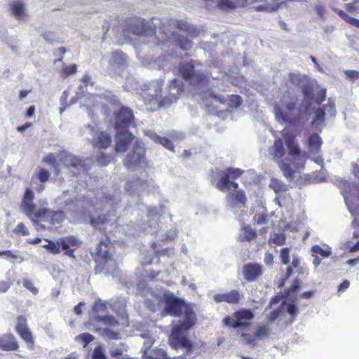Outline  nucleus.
<instances>
[{"mask_svg": "<svg viewBox=\"0 0 359 359\" xmlns=\"http://www.w3.org/2000/svg\"><path fill=\"white\" fill-rule=\"evenodd\" d=\"M144 156L145 148L140 140H137L133 147L132 151L127 155L123 164L128 168H132L143 161Z\"/></svg>", "mask_w": 359, "mask_h": 359, "instance_id": "nucleus-14", "label": "nucleus"}, {"mask_svg": "<svg viewBox=\"0 0 359 359\" xmlns=\"http://www.w3.org/2000/svg\"><path fill=\"white\" fill-rule=\"evenodd\" d=\"M165 311L170 316L179 317L187 304L183 299L175 297L172 292L163 294Z\"/></svg>", "mask_w": 359, "mask_h": 359, "instance_id": "nucleus-11", "label": "nucleus"}, {"mask_svg": "<svg viewBox=\"0 0 359 359\" xmlns=\"http://www.w3.org/2000/svg\"><path fill=\"white\" fill-rule=\"evenodd\" d=\"M175 43L182 50H189L193 46V42L187 37L181 36L177 33H172Z\"/></svg>", "mask_w": 359, "mask_h": 359, "instance_id": "nucleus-30", "label": "nucleus"}, {"mask_svg": "<svg viewBox=\"0 0 359 359\" xmlns=\"http://www.w3.org/2000/svg\"><path fill=\"white\" fill-rule=\"evenodd\" d=\"M125 32L131 33L137 36H151L156 35V29L149 25L145 20L138 18L132 17L126 20Z\"/></svg>", "mask_w": 359, "mask_h": 359, "instance_id": "nucleus-7", "label": "nucleus"}, {"mask_svg": "<svg viewBox=\"0 0 359 359\" xmlns=\"http://www.w3.org/2000/svg\"><path fill=\"white\" fill-rule=\"evenodd\" d=\"M271 155L276 159H281L285 153L283 142L281 139H276L272 146Z\"/></svg>", "mask_w": 359, "mask_h": 359, "instance_id": "nucleus-32", "label": "nucleus"}, {"mask_svg": "<svg viewBox=\"0 0 359 359\" xmlns=\"http://www.w3.org/2000/svg\"><path fill=\"white\" fill-rule=\"evenodd\" d=\"M242 233L239 236V240L241 242L251 241L257 237V233L249 225H245L241 228Z\"/></svg>", "mask_w": 359, "mask_h": 359, "instance_id": "nucleus-33", "label": "nucleus"}, {"mask_svg": "<svg viewBox=\"0 0 359 359\" xmlns=\"http://www.w3.org/2000/svg\"><path fill=\"white\" fill-rule=\"evenodd\" d=\"M107 310V306L105 303L102 302L101 301L95 302L92 311L94 315V317L96 316H99V313H105Z\"/></svg>", "mask_w": 359, "mask_h": 359, "instance_id": "nucleus-44", "label": "nucleus"}, {"mask_svg": "<svg viewBox=\"0 0 359 359\" xmlns=\"http://www.w3.org/2000/svg\"><path fill=\"white\" fill-rule=\"evenodd\" d=\"M162 90L163 81H155L140 93L141 99L149 111H154L161 107H168L165 98L161 96Z\"/></svg>", "mask_w": 359, "mask_h": 359, "instance_id": "nucleus-3", "label": "nucleus"}, {"mask_svg": "<svg viewBox=\"0 0 359 359\" xmlns=\"http://www.w3.org/2000/svg\"><path fill=\"white\" fill-rule=\"evenodd\" d=\"M94 320L96 323H102L103 324L111 327H115L119 324L115 317L109 315L104 316H96L94 317Z\"/></svg>", "mask_w": 359, "mask_h": 359, "instance_id": "nucleus-37", "label": "nucleus"}, {"mask_svg": "<svg viewBox=\"0 0 359 359\" xmlns=\"http://www.w3.org/2000/svg\"><path fill=\"white\" fill-rule=\"evenodd\" d=\"M280 261L283 264L287 265L290 262V248H283L280 252Z\"/></svg>", "mask_w": 359, "mask_h": 359, "instance_id": "nucleus-56", "label": "nucleus"}, {"mask_svg": "<svg viewBox=\"0 0 359 359\" xmlns=\"http://www.w3.org/2000/svg\"><path fill=\"white\" fill-rule=\"evenodd\" d=\"M77 71V65L75 64L70 65L62 67L60 71V76L62 79H65L71 75L74 74Z\"/></svg>", "mask_w": 359, "mask_h": 359, "instance_id": "nucleus-42", "label": "nucleus"}, {"mask_svg": "<svg viewBox=\"0 0 359 359\" xmlns=\"http://www.w3.org/2000/svg\"><path fill=\"white\" fill-rule=\"evenodd\" d=\"M289 81L293 86L297 87H302L305 81V76H302L300 74L289 73L288 74Z\"/></svg>", "mask_w": 359, "mask_h": 359, "instance_id": "nucleus-41", "label": "nucleus"}, {"mask_svg": "<svg viewBox=\"0 0 359 359\" xmlns=\"http://www.w3.org/2000/svg\"><path fill=\"white\" fill-rule=\"evenodd\" d=\"M325 111H327L331 115H335V102L334 100L329 97L327 100V103L318 107L315 110V115L312 121V125L318 124V123H323L325 118Z\"/></svg>", "mask_w": 359, "mask_h": 359, "instance_id": "nucleus-18", "label": "nucleus"}, {"mask_svg": "<svg viewBox=\"0 0 359 359\" xmlns=\"http://www.w3.org/2000/svg\"><path fill=\"white\" fill-rule=\"evenodd\" d=\"M263 273V267L257 263H248L243 267V278L248 282L255 281Z\"/></svg>", "mask_w": 359, "mask_h": 359, "instance_id": "nucleus-20", "label": "nucleus"}, {"mask_svg": "<svg viewBox=\"0 0 359 359\" xmlns=\"http://www.w3.org/2000/svg\"><path fill=\"white\" fill-rule=\"evenodd\" d=\"M92 358L107 359V356L104 354V351L101 346H97L94 348L92 353Z\"/></svg>", "mask_w": 359, "mask_h": 359, "instance_id": "nucleus-54", "label": "nucleus"}, {"mask_svg": "<svg viewBox=\"0 0 359 359\" xmlns=\"http://www.w3.org/2000/svg\"><path fill=\"white\" fill-rule=\"evenodd\" d=\"M244 170L237 168H227L219 173V179L216 184V187L221 191H230L231 188L238 190V184L235 182L243 174Z\"/></svg>", "mask_w": 359, "mask_h": 359, "instance_id": "nucleus-5", "label": "nucleus"}, {"mask_svg": "<svg viewBox=\"0 0 359 359\" xmlns=\"http://www.w3.org/2000/svg\"><path fill=\"white\" fill-rule=\"evenodd\" d=\"M95 337L90 333L85 332L79 334L76 337V340H79L83 343V347L87 346V345L94 340Z\"/></svg>", "mask_w": 359, "mask_h": 359, "instance_id": "nucleus-48", "label": "nucleus"}, {"mask_svg": "<svg viewBox=\"0 0 359 359\" xmlns=\"http://www.w3.org/2000/svg\"><path fill=\"white\" fill-rule=\"evenodd\" d=\"M253 220L257 224H266L268 222V215L267 214H256Z\"/></svg>", "mask_w": 359, "mask_h": 359, "instance_id": "nucleus-59", "label": "nucleus"}, {"mask_svg": "<svg viewBox=\"0 0 359 359\" xmlns=\"http://www.w3.org/2000/svg\"><path fill=\"white\" fill-rule=\"evenodd\" d=\"M185 332L184 329L178 327H175L169 338V344L175 350L184 348L187 351V355L193 352V343L183 334Z\"/></svg>", "mask_w": 359, "mask_h": 359, "instance_id": "nucleus-10", "label": "nucleus"}, {"mask_svg": "<svg viewBox=\"0 0 359 359\" xmlns=\"http://www.w3.org/2000/svg\"><path fill=\"white\" fill-rule=\"evenodd\" d=\"M169 24H173L174 26L182 31L186 32L187 34L193 36H196L198 35V31L191 27L187 21L183 20H170Z\"/></svg>", "mask_w": 359, "mask_h": 359, "instance_id": "nucleus-28", "label": "nucleus"}, {"mask_svg": "<svg viewBox=\"0 0 359 359\" xmlns=\"http://www.w3.org/2000/svg\"><path fill=\"white\" fill-rule=\"evenodd\" d=\"M196 321V317L192 308L187 304L184 308V318L182 323L177 327L184 329V331L189 330L193 327Z\"/></svg>", "mask_w": 359, "mask_h": 359, "instance_id": "nucleus-25", "label": "nucleus"}, {"mask_svg": "<svg viewBox=\"0 0 359 359\" xmlns=\"http://www.w3.org/2000/svg\"><path fill=\"white\" fill-rule=\"evenodd\" d=\"M274 111L277 118L292 126L299 123L303 118L295 102H289L284 107L276 106Z\"/></svg>", "mask_w": 359, "mask_h": 359, "instance_id": "nucleus-4", "label": "nucleus"}, {"mask_svg": "<svg viewBox=\"0 0 359 359\" xmlns=\"http://www.w3.org/2000/svg\"><path fill=\"white\" fill-rule=\"evenodd\" d=\"M65 219V214L63 211H53L48 208H39L37 210L36 216L32 219L33 224H39L41 222H49L52 225L60 224Z\"/></svg>", "mask_w": 359, "mask_h": 359, "instance_id": "nucleus-8", "label": "nucleus"}, {"mask_svg": "<svg viewBox=\"0 0 359 359\" xmlns=\"http://www.w3.org/2000/svg\"><path fill=\"white\" fill-rule=\"evenodd\" d=\"M46 241L48 242L47 244L43 245V248L48 250L50 253L53 255L60 254L61 252V249L60 248V241H57L54 242L51 240L45 239Z\"/></svg>", "mask_w": 359, "mask_h": 359, "instance_id": "nucleus-38", "label": "nucleus"}, {"mask_svg": "<svg viewBox=\"0 0 359 359\" xmlns=\"http://www.w3.org/2000/svg\"><path fill=\"white\" fill-rule=\"evenodd\" d=\"M241 299V293L237 290H231L224 293H218L213 297L215 302L217 304L225 302L229 304H238Z\"/></svg>", "mask_w": 359, "mask_h": 359, "instance_id": "nucleus-21", "label": "nucleus"}, {"mask_svg": "<svg viewBox=\"0 0 359 359\" xmlns=\"http://www.w3.org/2000/svg\"><path fill=\"white\" fill-rule=\"evenodd\" d=\"M278 166L283 172V175L287 180H292L294 177V170L292 167V163L287 162V160L283 159L280 160L278 162Z\"/></svg>", "mask_w": 359, "mask_h": 359, "instance_id": "nucleus-31", "label": "nucleus"}, {"mask_svg": "<svg viewBox=\"0 0 359 359\" xmlns=\"http://www.w3.org/2000/svg\"><path fill=\"white\" fill-rule=\"evenodd\" d=\"M13 233L17 236H28L29 234L28 228L22 222L18 224L16 227L13 229Z\"/></svg>", "mask_w": 359, "mask_h": 359, "instance_id": "nucleus-45", "label": "nucleus"}, {"mask_svg": "<svg viewBox=\"0 0 359 359\" xmlns=\"http://www.w3.org/2000/svg\"><path fill=\"white\" fill-rule=\"evenodd\" d=\"M60 161L65 167L67 168H76L79 163V160L71 155H65L62 156V158H60Z\"/></svg>", "mask_w": 359, "mask_h": 359, "instance_id": "nucleus-39", "label": "nucleus"}, {"mask_svg": "<svg viewBox=\"0 0 359 359\" xmlns=\"http://www.w3.org/2000/svg\"><path fill=\"white\" fill-rule=\"evenodd\" d=\"M205 1H213L217 7L222 11H231L238 8L245 7L248 0H204Z\"/></svg>", "mask_w": 359, "mask_h": 359, "instance_id": "nucleus-23", "label": "nucleus"}, {"mask_svg": "<svg viewBox=\"0 0 359 359\" xmlns=\"http://www.w3.org/2000/svg\"><path fill=\"white\" fill-rule=\"evenodd\" d=\"M23 286L28 290H29L32 294H37L39 293V290L36 287L34 286V283L29 279H24L22 280Z\"/></svg>", "mask_w": 359, "mask_h": 359, "instance_id": "nucleus-57", "label": "nucleus"}, {"mask_svg": "<svg viewBox=\"0 0 359 359\" xmlns=\"http://www.w3.org/2000/svg\"><path fill=\"white\" fill-rule=\"evenodd\" d=\"M185 332L184 329L178 327H175L169 338V344L175 350L184 348L187 351V355L193 352V343L183 334Z\"/></svg>", "mask_w": 359, "mask_h": 359, "instance_id": "nucleus-9", "label": "nucleus"}, {"mask_svg": "<svg viewBox=\"0 0 359 359\" xmlns=\"http://www.w3.org/2000/svg\"><path fill=\"white\" fill-rule=\"evenodd\" d=\"M104 334L109 339H118L120 338L119 333L116 332H114L110 330L109 329H104Z\"/></svg>", "mask_w": 359, "mask_h": 359, "instance_id": "nucleus-62", "label": "nucleus"}, {"mask_svg": "<svg viewBox=\"0 0 359 359\" xmlns=\"http://www.w3.org/2000/svg\"><path fill=\"white\" fill-rule=\"evenodd\" d=\"M184 83L177 79L171 80L168 86V94L164 97L166 104L168 106L175 102L184 93Z\"/></svg>", "mask_w": 359, "mask_h": 359, "instance_id": "nucleus-16", "label": "nucleus"}, {"mask_svg": "<svg viewBox=\"0 0 359 359\" xmlns=\"http://www.w3.org/2000/svg\"><path fill=\"white\" fill-rule=\"evenodd\" d=\"M269 242H272L277 245H283L286 242V237L283 233H274Z\"/></svg>", "mask_w": 359, "mask_h": 359, "instance_id": "nucleus-46", "label": "nucleus"}, {"mask_svg": "<svg viewBox=\"0 0 359 359\" xmlns=\"http://www.w3.org/2000/svg\"><path fill=\"white\" fill-rule=\"evenodd\" d=\"M227 199L232 206L238 204L245 205L247 202V197L243 189L236 190L234 192L230 193L227 195Z\"/></svg>", "mask_w": 359, "mask_h": 359, "instance_id": "nucleus-27", "label": "nucleus"}, {"mask_svg": "<svg viewBox=\"0 0 359 359\" xmlns=\"http://www.w3.org/2000/svg\"><path fill=\"white\" fill-rule=\"evenodd\" d=\"M112 138L109 133L98 131L91 140L93 147L99 149H106L111 146Z\"/></svg>", "mask_w": 359, "mask_h": 359, "instance_id": "nucleus-22", "label": "nucleus"}, {"mask_svg": "<svg viewBox=\"0 0 359 359\" xmlns=\"http://www.w3.org/2000/svg\"><path fill=\"white\" fill-rule=\"evenodd\" d=\"M313 254L321 255L323 257H328L331 255V252L327 250L323 249L320 245H313L311 248Z\"/></svg>", "mask_w": 359, "mask_h": 359, "instance_id": "nucleus-55", "label": "nucleus"}, {"mask_svg": "<svg viewBox=\"0 0 359 359\" xmlns=\"http://www.w3.org/2000/svg\"><path fill=\"white\" fill-rule=\"evenodd\" d=\"M302 93L306 98H310L313 94V87L309 84H303L302 86Z\"/></svg>", "mask_w": 359, "mask_h": 359, "instance_id": "nucleus-58", "label": "nucleus"}, {"mask_svg": "<svg viewBox=\"0 0 359 359\" xmlns=\"http://www.w3.org/2000/svg\"><path fill=\"white\" fill-rule=\"evenodd\" d=\"M242 341L248 345L255 344V337L248 333H243L241 334Z\"/></svg>", "mask_w": 359, "mask_h": 359, "instance_id": "nucleus-60", "label": "nucleus"}, {"mask_svg": "<svg viewBox=\"0 0 359 359\" xmlns=\"http://www.w3.org/2000/svg\"><path fill=\"white\" fill-rule=\"evenodd\" d=\"M59 241L60 248L65 252V255L75 258L74 252L80 245L79 241L73 236L61 238Z\"/></svg>", "mask_w": 359, "mask_h": 359, "instance_id": "nucleus-19", "label": "nucleus"}, {"mask_svg": "<svg viewBox=\"0 0 359 359\" xmlns=\"http://www.w3.org/2000/svg\"><path fill=\"white\" fill-rule=\"evenodd\" d=\"M15 330L28 346L34 347V338L28 327L27 320L25 316L20 315L16 318Z\"/></svg>", "mask_w": 359, "mask_h": 359, "instance_id": "nucleus-13", "label": "nucleus"}, {"mask_svg": "<svg viewBox=\"0 0 359 359\" xmlns=\"http://www.w3.org/2000/svg\"><path fill=\"white\" fill-rule=\"evenodd\" d=\"M34 194L33 191L27 188L24 194L20 203L21 211L31 220L34 219L37 213L36 205L34 203Z\"/></svg>", "mask_w": 359, "mask_h": 359, "instance_id": "nucleus-15", "label": "nucleus"}, {"mask_svg": "<svg viewBox=\"0 0 359 359\" xmlns=\"http://www.w3.org/2000/svg\"><path fill=\"white\" fill-rule=\"evenodd\" d=\"M345 74L351 79L355 80L359 78V72L355 70H346Z\"/></svg>", "mask_w": 359, "mask_h": 359, "instance_id": "nucleus-64", "label": "nucleus"}, {"mask_svg": "<svg viewBox=\"0 0 359 359\" xmlns=\"http://www.w3.org/2000/svg\"><path fill=\"white\" fill-rule=\"evenodd\" d=\"M279 5L278 4L260 5L254 7L255 11L273 12L278 10Z\"/></svg>", "mask_w": 359, "mask_h": 359, "instance_id": "nucleus-47", "label": "nucleus"}, {"mask_svg": "<svg viewBox=\"0 0 359 359\" xmlns=\"http://www.w3.org/2000/svg\"><path fill=\"white\" fill-rule=\"evenodd\" d=\"M306 144L311 153L318 154L320 151L323 141L318 134L313 133L309 137Z\"/></svg>", "mask_w": 359, "mask_h": 359, "instance_id": "nucleus-26", "label": "nucleus"}, {"mask_svg": "<svg viewBox=\"0 0 359 359\" xmlns=\"http://www.w3.org/2000/svg\"><path fill=\"white\" fill-rule=\"evenodd\" d=\"M332 11L346 23L359 29V20L348 15L346 12L337 8H332Z\"/></svg>", "mask_w": 359, "mask_h": 359, "instance_id": "nucleus-35", "label": "nucleus"}, {"mask_svg": "<svg viewBox=\"0 0 359 359\" xmlns=\"http://www.w3.org/2000/svg\"><path fill=\"white\" fill-rule=\"evenodd\" d=\"M109 222L107 215H100L97 217L90 218V224L94 228H97L100 225L107 224Z\"/></svg>", "mask_w": 359, "mask_h": 359, "instance_id": "nucleus-43", "label": "nucleus"}, {"mask_svg": "<svg viewBox=\"0 0 359 359\" xmlns=\"http://www.w3.org/2000/svg\"><path fill=\"white\" fill-rule=\"evenodd\" d=\"M36 177L41 182H46L49 180L50 174L46 169L40 168Z\"/></svg>", "mask_w": 359, "mask_h": 359, "instance_id": "nucleus-53", "label": "nucleus"}, {"mask_svg": "<svg viewBox=\"0 0 359 359\" xmlns=\"http://www.w3.org/2000/svg\"><path fill=\"white\" fill-rule=\"evenodd\" d=\"M269 187L276 194L286 192L288 190L287 184L277 178L271 180Z\"/></svg>", "mask_w": 359, "mask_h": 359, "instance_id": "nucleus-36", "label": "nucleus"}, {"mask_svg": "<svg viewBox=\"0 0 359 359\" xmlns=\"http://www.w3.org/2000/svg\"><path fill=\"white\" fill-rule=\"evenodd\" d=\"M134 114L131 109L121 107L114 113V128L116 131L129 130L128 128L134 121Z\"/></svg>", "mask_w": 359, "mask_h": 359, "instance_id": "nucleus-12", "label": "nucleus"}, {"mask_svg": "<svg viewBox=\"0 0 359 359\" xmlns=\"http://www.w3.org/2000/svg\"><path fill=\"white\" fill-rule=\"evenodd\" d=\"M300 285H301V281L298 278H295L293 280L290 287H289L288 292H294L297 291L300 287Z\"/></svg>", "mask_w": 359, "mask_h": 359, "instance_id": "nucleus-63", "label": "nucleus"}, {"mask_svg": "<svg viewBox=\"0 0 359 359\" xmlns=\"http://www.w3.org/2000/svg\"><path fill=\"white\" fill-rule=\"evenodd\" d=\"M111 158L109 155H107L104 153H100L96 157V161L97 163L102 166H106L109 164Z\"/></svg>", "mask_w": 359, "mask_h": 359, "instance_id": "nucleus-49", "label": "nucleus"}, {"mask_svg": "<svg viewBox=\"0 0 359 359\" xmlns=\"http://www.w3.org/2000/svg\"><path fill=\"white\" fill-rule=\"evenodd\" d=\"M111 243L107 237L97 244L94 256L95 273L113 274L118 270L117 262L111 252Z\"/></svg>", "mask_w": 359, "mask_h": 359, "instance_id": "nucleus-2", "label": "nucleus"}, {"mask_svg": "<svg viewBox=\"0 0 359 359\" xmlns=\"http://www.w3.org/2000/svg\"><path fill=\"white\" fill-rule=\"evenodd\" d=\"M116 132L117 142L114 148L115 151L118 153L125 152L135 140V135L129 130H120Z\"/></svg>", "mask_w": 359, "mask_h": 359, "instance_id": "nucleus-17", "label": "nucleus"}, {"mask_svg": "<svg viewBox=\"0 0 359 359\" xmlns=\"http://www.w3.org/2000/svg\"><path fill=\"white\" fill-rule=\"evenodd\" d=\"M12 14L18 19H20L25 15L23 4L15 2L11 5Z\"/></svg>", "mask_w": 359, "mask_h": 359, "instance_id": "nucleus-40", "label": "nucleus"}, {"mask_svg": "<svg viewBox=\"0 0 359 359\" xmlns=\"http://www.w3.org/2000/svg\"><path fill=\"white\" fill-rule=\"evenodd\" d=\"M327 90L325 88L320 89L316 94L315 103L318 105H320L326 99Z\"/></svg>", "mask_w": 359, "mask_h": 359, "instance_id": "nucleus-52", "label": "nucleus"}, {"mask_svg": "<svg viewBox=\"0 0 359 359\" xmlns=\"http://www.w3.org/2000/svg\"><path fill=\"white\" fill-rule=\"evenodd\" d=\"M269 333V329L266 325H262L257 328L255 332V339L266 337Z\"/></svg>", "mask_w": 359, "mask_h": 359, "instance_id": "nucleus-51", "label": "nucleus"}, {"mask_svg": "<svg viewBox=\"0 0 359 359\" xmlns=\"http://www.w3.org/2000/svg\"><path fill=\"white\" fill-rule=\"evenodd\" d=\"M202 63L196 60L182 62L177 67V74L195 88L207 87L210 83L211 73L196 70Z\"/></svg>", "mask_w": 359, "mask_h": 359, "instance_id": "nucleus-1", "label": "nucleus"}, {"mask_svg": "<svg viewBox=\"0 0 359 359\" xmlns=\"http://www.w3.org/2000/svg\"><path fill=\"white\" fill-rule=\"evenodd\" d=\"M254 316L250 309H241L234 311L231 316H226L223 322L226 326L232 328L246 329L251 325Z\"/></svg>", "mask_w": 359, "mask_h": 359, "instance_id": "nucleus-6", "label": "nucleus"}, {"mask_svg": "<svg viewBox=\"0 0 359 359\" xmlns=\"http://www.w3.org/2000/svg\"><path fill=\"white\" fill-rule=\"evenodd\" d=\"M0 349L4 351H15L19 349V344L12 333L0 337Z\"/></svg>", "mask_w": 359, "mask_h": 359, "instance_id": "nucleus-24", "label": "nucleus"}, {"mask_svg": "<svg viewBox=\"0 0 359 359\" xmlns=\"http://www.w3.org/2000/svg\"><path fill=\"white\" fill-rule=\"evenodd\" d=\"M285 145L288 150V153L292 156H297L300 155L301 149L299 148V144L296 140L295 136L289 135L285 139Z\"/></svg>", "mask_w": 359, "mask_h": 359, "instance_id": "nucleus-29", "label": "nucleus"}, {"mask_svg": "<svg viewBox=\"0 0 359 359\" xmlns=\"http://www.w3.org/2000/svg\"><path fill=\"white\" fill-rule=\"evenodd\" d=\"M229 104L231 107L238 108L243 104V99L238 95H231L229 99Z\"/></svg>", "mask_w": 359, "mask_h": 359, "instance_id": "nucleus-50", "label": "nucleus"}, {"mask_svg": "<svg viewBox=\"0 0 359 359\" xmlns=\"http://www.w3.org/2000/svg\"><path fill=\"white\" fill-rule=\"evenodd\" d=\"M345 8L348 12H355L358 11V9H359V2H356V0H354L351 3L346 4Z\"/></svg>", "mask_w": 359, "mask_h": 359, "instance_id": "nucleus-61", "label": "nucleus"}, {"mask_svg": "<svg viewBox=\"0 0 359 359\" xmlns=\"http://www.w3.org/2000/svg\"><path fill=\"white\" fill-rule=\"evenodd\" d=\"M151 138L155 143L162 145L165 149L172 151L175 150V147L172 142L168 137H162L157 135L156 133H154L151 135Z\"/></svg>", "mask_w": 359, "mask_h": 359, "instance_id": "nucleus-34", "label": "nucleus"}]
</instances>
